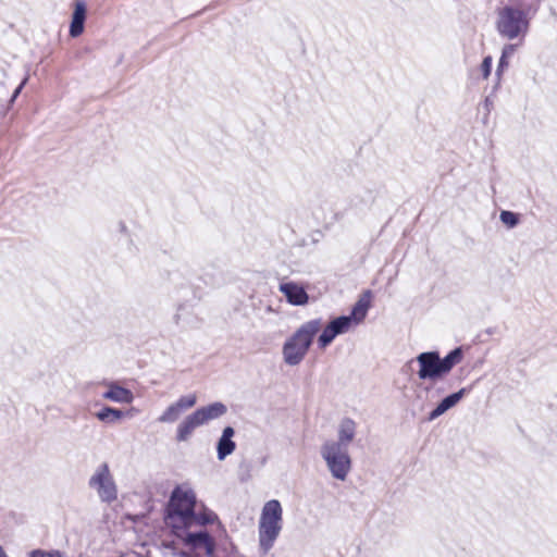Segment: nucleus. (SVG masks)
Listing matches in <instances>:
<instances>
[{"instance_id": "f257e3e1", "label": "nucleus", "mask_w": 557, "mask_h": 557, "mask_svg": "<svg viewBox=\"0 0 557 557\" xmlns=\"http://www.w3.org/2000/svg\"><path fill=\"white\" fill-rule=\"evenodd\" d=\"M216 519L213 511L198 504L195 491L187 483L174 487L165 508L164 522L176 537H186L194 548L209 552L208 532L202 528Z\"/></svg>"}, {"instance_id": "f03ea898", "label": "nucleus", "mask_w": 557, "mask_h": 557, "mask_svg": "<svg viewBox=\"0 0 557 557\" xmlns=\"http://www.w3.org/2000/svg\"><path fill=\"white\" fill-rule=\"evenodd\" d=\"M322 327L321 319L302 323L283 344V360L287 366H298L306 357L314 336Z\"/></svg>"}, {"instance_id": "7ed1b4c3", "label": "nucleus", "mask_w": 557, "mask_h": 557, "mask_svg": "<svg viewBox=\"0 0 557 557\" xmlns=\"http://www.w3.org/2000/svg\"><path fill=\"white\" fill-rule=\"evenodd\" d=\"M283 529V508L277 499L264 503L258 522V542L262 554H268L274 546Z\"/></svg>"}, {"instance_id": "20e7f679", "label": "nucleus", "mask_w": 557, "mask_h": 557, "mask_svg": "<svg viewBox=\"0 0 557 557\" xmlns=\"http://www.w3.org/2000/svg\"><path fill=\"white\" fill-rule=\"evenodd\" d=\"M463 352L460 347L455 348L444 358L437 351L421 352L416 361L419 366L418 376L422 381L436 382L447 375L451 369L461 362Z\"/></svg>"}, {"instance_id": "39448f33", "label": "nucleus", "mask_w": 557, "mask_h": 557, "mask_svg": "<svg viewBox=\"0 0 557 557\" xmlns=\"http://www.w3.org/2000/svg\"><path fill=\"white\" fill-rule=\"evenodd\" d=\"M531 17L525 11L506 4L497 10L496 30L500 37L521 44L529 33Z\"/></svg>"}, {"instance_id": "423d86ee", "label": "nucleus", "mask_w": 557, "mask_h": 557, "mask_svg": "<svg viewBox=\"0 0 557 557\" xmlns=\"http://www.w3.org/2000/svg\"><path fill=\"white\" fill-rule=\"evenodd\" d=\"M319 454L331 476L345 482L352 470L349 448L336 445L333 438H326L320 445Z\"/></svg>"}, {"instance_id": "0eeeda50", "label": "nucleus", "mask_w": 557, "mask_h": 557, "mask_svg": "<svg viewBox=\"0 0 557 557\" xmlns=\"http://www.w3.org/2000/svg\"><path fill=\"white\" fill-rule=\"evenodd\" d=\"M87 485L98 499L104 504L117 500L119 487L108 462H100L88 478Z\"/></svg>"}, {"instance_id": "6e6552de", "label": "nucleus", "mask_w": 557, "mask_h": 557, "mask_svg": "<svg viewBox=\"0 0 557 557\" xmlns=\"http://www.w3.org/2000/svg\"><path fill=\"white\" fill-rule=\"evenodd\" d=\"M372 294L370 290L363 292L357 302L354 305L349 315H341L332 320L329 324L336 335L345 334L350 329L359 325L367 317L371 307Z\"/></svg>"}, {"instance_id": "1a4fd4ad", "label": "nucleus", "mask_w": 557, "mask_h": 557, "mask_svg": "<svg viewBox=\"0 0 557 557\" xmlns=\"http://www.w3.org/2000/svg\"><path fill=\"white\" fill-rule=\"evenodd\" d=\"M197 403L196 394L181 396L176 401L172 403L158 418L161 423L175 422L184 411L193 408Z\"/></svg>"}, {"instance_id": "9d476101", "label": "nucleus", "mask_w": 557, "mask_h": 557, "mask_svg": "<svg viewBox=\"0 0 557 557\" xmlns=\"http://www.w3.org/2000/svg\"><path fill=\"white\" fill-rule=\"evenodd\" d=\"M278 290L284 295L286 301L292 306H306L309 302V295L305 287L293 281H284L278 285Z\"/></svg>"}, {"instance_id": "9b49d317", "label": "nucleus", "mask_w": 557, "mask_h": 557, "mask_svg": "<svg viewBox=\"0 0 557 557\" xmlns=\"http://www.w3.org/2000/svg\"><path fill=\"white\" fill-rule=\"evenodd\" d=\"M102 385L107 388L101 397L116 404H132L134 401V394L131 389L121 386L115 381H104Z\"/></svg>"}, {"instance_id": "f8f14e48", "label": "nucleus", "mask_w": 557, "mask_h": 557, "mask_svg": "<svg viewBox=\"0 0 557 557\" xmlns=\"http://www.w3.org/2000/svg\"><path fill=\"white\" fill-rule=\"evenodd\" d=\"M357 434V423L350 418H344L339 421L336 429V438L333 443L336 445L349 448L355 441Z\"/></svg>"}, {"instance_id": "ddd939ff", "label": "nucleus", "mask_w": 557, "mask_h": 557, "mask_svg": "<svg viewBox=\"0 0 557 557\" xmlns=\"http://www.w3.org/2000/svg\"><path fill=\"white\" fill-rule=\"evenodd\" d=\"M195 411L198 414L202 425H206L211 421L223 417L227 412V407L221 401H214L207 406L199 407Z\"/></svg>"}, {"instance_id": "4468645a", "label": "nucleus", "mask_w": 557, "mask_h": 557, "mask_svg": "<svg viewBox=\"0 0 557 557\" xmlns=\"http://www.w3.org/2000/svg\"><path fill=\"white\" fill-rule=\"evenodd\" d=\"M235 430L232 426H225L216 444V455L220 461L232 455L236 449V443L233 441Z\"/></svg>"}, {"instance_id": "2eb2a0df", "label": "nucleus", "mask_w": 557, "mask_h": 557, "mask_svg": "<svg viewBox=\"0 0 557 557\" xmlns=\"http://www.w3.org/2000/svg\"><path fill=\"white\" fill-rule=\"evenodd\" d=\"M200 426H202V423L200 422L198 414L196 413V411L191 412L190 414L186 416L177 425L176 440L178 442L188 441L193 435L194 431Z\"/></svg>"}, {"instance_id": "dca6fc26", "label": "nucleus", "mask_w": 557, "mask_h": 557, "mask_svg": "<svg viewBox=\"0 0 557 557\" xmlns=\"http://www.w3.org/2000/svg\"><path fill=\"white\" fill-rule=\"evenodd\" d=\"M466 394V388H461L460 391L453 393L445 397L435 409H433L429 414V421H433L444 414L447 410L455 407Z\"/></svg>"}, {"instance_id": "f3484780", "label": "nucleus", "mask_w": 557, "mask_h": 557, "mask_svg": "<svg viewBox=\"0 0 557 557\" xmlns=\"http://www.w3.org/2000/svg\"><path fill=\"white\" fill-rule=\"evenodd\" d=\"M86 20V4L84 1H76L72 21L70 25V35L75 38L84 32V23Z\"/></svg>"}, {"instance_id": "a211bd4d", "label": "nucleus", "mask_w": 557, "mask_h": 557, "mask_svg": "<svg viewBox=\"0 0 557 557\" xmlns=\"http://www.w3.org/2000/svg\"><path fill=\"white\" fill-rule=\"evenodd\" d=\"M124 417V412L112 407H103L96 412V418L104 423H115Z\"/></svg>"}, {"instance_id": "6ab92c4d", "label": "nucleus", "mask_w": 557, "mask_h": 557, "mask_svg": "<svg viewBox=\"0 0 557 557\" xmlns=\"http://www.w3.org/2000/svg\"><path fill=\"white\" fill-rule=\"evenodd\" d=\"M509 5L525 11L530 16H533L540 9L542 0H509Z\"/></svg>"}, {"instance_id": "aec40b11", "label": "nucleus", "mask_w": 557, "mask_h": 557, "mask_svg": "<svg viewBox=\"0 0 557 557\" xmlns=\"http://www.w3.org/2000/svg\"><path fill=\"white\" fill-rule=\"evenodd\" d=\"M191 321V312L185 305H180L173 315V322L180 327H187Z\"/></svg>"}, {"instance_id": "412c9836", "label": "nucleus", "mask_w": 557, "mask_h": 557, "mask_svg": "<svg viewBox=\"0 0 557 557\" xmlns=\"http://www.w3.org/2000/svg\"><path fill=\"white\" fill-rule=\"evenodd\" d=\"M337 335L333 331L330 324H327L318 338V346L321 349L326 348Z\"/></svg>"}, {"instance_id": "4be33fe9", "label": "nucleus", "mask_w": 557, "mask_h": 557, "mask_svg": "<svg viewBox=\"0 0 557 557\" xmlns=\"http://www.w3.org/2000/svg\"><path fill=\"white\" fill-rule=\"evenodd\" d=\"M187 548L186 550H181L174 555V557H206L205 552H200L194 548L190 544H188L186 537H180Z\"/></svg>"}, {"instance_id": "5701e85b", "label": "nucleus", "mask_w": 557, "mask_h": 557, "mask_svg": "<svg viewBox=\"0 0 557 557\" xmlns=\"http://www.w3.org/2000/svg\"><path fill=\"white\" fill-rule=\"evenodd\" d=\"M499 219L509 228L515 227L519 222L518 215L511 211H502Z\"/></svg>"}, {"instance_id": "b1692460", "label": "nucleus", "mask_w": 557, "mask_h": 557, "mask_svg": "<svg viewBox=\"0 0 557 557\" xmlns=\"http://www.w3.org/2000/svg\"><path fill=\"white\" fill-rule=\"evenodd\" d=\"M492 63H493V59L491 55H487L483 59L482 61V64L480 66V71L482 73V77L484 79H487L488 76L491 75V71H492Z\"/></svg>"}, {"instance_id": "393cba45", "label": "nucleus", "mask_w": 557, "mask_h": 557, "mask_svg": "<svg viewBox=\"0 0 557 557\" xmlns=\"http://www.w3.org/2000/svg\"><path fill=\"white\" fill-rule=\"evenodd\" d=\"M29 557H62L59 550L46 552L42 549H34L29 553Z\"/></svg>"}, {"instance_id": "a878e982", "label": "nucleus", "mask_w": 557, "mask_h": 557, "mask_svg": "<svg viewBox=\"0 0 557 557\" xmlns=\"http://www.w3.org/2000/svg\"><path fill=\"white\" fill-rule=\"evenodd\" d=\"M515 50H516V45L507 44L504 46L500 57L509 60V58H511L513 55Z\"/></svg>"}, {"instance_id": "bb28decb", "label": "nucleus", "mask_w": 557, "mask_h": 557, "mask_svg": "<svg viewBox=\"0 0 557 557\" xmlns=\"http://www.w3.org/2000/svg\"><path fill=\"white\" fill-rule=\"evenodd\" d=\"M508 66V59H505L503 57H500L499 59V62H498V65H497V70H496V74L497 76H500L502 72Z\"/></svg>"}, {"instance_id": "cd10ccee", "label": "nucleus", "mask_w": 557, "mask_h": 557, "mask_svg": "<svg viewBox=\"0 0 557 557\" xmlns=\"http://www.w3.org/2000/svg\"><path fill=\"white\" fill-rule=\"evenodd\" d=\"M27 82V78H24L23 82L18 85V87L15 89L12 98L15 99L17 97V95L21 92L22 88L24 87V85L26 84Z\"/></svg>"}, {"instance_id": "c85d7f7f", "label": "nucleus", "mask_w": 557, "mask_h": 557, "mask_svg": "<svg viewBox=\"0 0 557 557\" xmlns=\"http://www.w3.org/2000/svg\"><path fill=\"white\" fill-rule=\"evenodd\" d=\"M0 557H8L5 552L3 550L2 546L0 545Z\"/></svg>"}, {"instance_id": "c756f323", "label": "nucleus", "mask_w": 557, "mask_h": 557, "mask_svg": "<svg viewBox=\"0 0 557 557\" xmlns=\"http://www.w3.org/2000/svg\"><path fill=\"white\" fill-rule=\"evenodd\" d=\"M267 311L268 312H274L273 309L270 306L267 307Z\"/></svg>"}]
</instances>
